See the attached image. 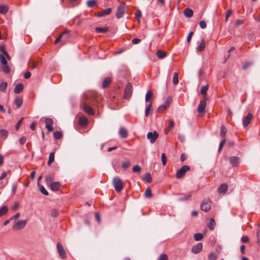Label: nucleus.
Listing matches in <instances>:
<instances>
[{"instance_id": "f257e3e1", "label": "nucleus", "mask_w": 260, "mask_h": 260, "mask_svg": "<svg viewBox=\"0 0 260 260\" xmlns=\"http://www.w3.org/2000/svg\"><path fill=\"white\" fill-rule=\"evenodd\" d=\"M113 184L115 190L117 192H120L123 189L124 183L122 180L117 177H115L113 179Z\"/></svg>"}, {"instance_id": "f03ea898", "label": "nucleus", "mask_w": 260, "mask_h": 260, "mask_svg": "<svg viewBox=\"0 0 260 260\" xmlns=\"http://www.w3.org/2000/svg\"><path fill=\"white\" fill-rule=\"evenodd\" d=\"M125 9V4L121 2L117 9L116 17L117 19H119L123 16Z\"/></svg>"}, {"instance_id": "7ed1b4c3", "label": "nucleus", "mask_w": 260, "mask_h": 260, "mask_svg": "<svg viewBox=\"0 0 260 260\" xmlns=\"http://www.w3.org/2000/svg\"><path fill=\"white\" fill-rule=\"evenodd\" d=\"M190 169L189 166L184 165L179 170H178L176 174V178L177 179H180L183 177L185 173Z\"/></svg>"}, {"instance_id": "20e7f679", "label": "nucleus", "mask_w": 260, "mask_h": 260, "mask_svg": "<svg viewBox=\"0 0 260 260\" xmlns=\"http://www.w3.org/2000/svg\"><path fill=\"white\" fill-rule=\"evenodd\" d=\"M133 93V86L130 83H128L125 88L124 98L128 100Z\"/></svg>"}, {"instance_id": "39448f33", "label": "nucleus", "mask_w": 260, "mask_h": 260, "mask_svg": "<svg viewBox=\"0 0 260 260\" xmlns=\"http://www.w3.org/2000/svg\"><path fill=\"white\" fill-rule=\"evenodd\" d=\"M60 35L61 36L60 44L63 45H64L71 38V34L69 30L66 29Z\"/></svg>"}, {"instance_id": "423d86ee", "label": "nucleus", "mask_w": 260, "mask_h": 260, "mask_svg": "<svg viewBox=\"0 0 260 260\" xmlns=\"http://www.w3.org/2000/svg\"><path fill=\"white\" fill-rule=\"evenodd\" d=\"M81 106L83 108L84 112L89 115H93L94 111L93 109L89 105L88 103L83 102L81 104Z\"/></svg>"}, {"instance_id": "0eeeda50", "label": "nucleus", "mask_w": 260, "mask_h": 260, "mask_svg": "<svg viewBox=\"0 0 260 260\" xmlns=\"http://www.w3.org/2000/svg\"><path fill=\"white\" fill-rule=\"evenodd\" d=\"M56 248L58 251V253L60 256V257L62 259H65L67 257L66 252L64 249L63 247L61 245V244L59 242H58L56 244Z\"/></svg>"}, {"instance_id": "6e6552de", "label": "nucleus", "mask_w": 260, "mask_h": 260, "mask_svg": "<svg viewBox=\"0 0 260 260\" xmlns=\"http://www.w3.org/2000/svg\"><path fill=\"white\" fill-rule=\"evenodd\" d=\"M158 137V133L154 131L153 132H148L147 135V139L150 141L151 143H154Z\"/></svg>"}, {"instance_id": "1a4fd4ad", "label": "nucleus", "mask_w": 260, "mask_h": 260, "mask_svg": "<svg viewBox=\"0 0 260 260\" xmlns=\"http://www.w3.org/2000/svg\"><path fill=\"white\" fill-rule=\"evenodd\" d=\"M171 102V99L170 97H168L165 103L161 105L157 109V111L159 113L162 112L165 110H166L170 105V104Z\"/></svg>"}, {"instance_id": "9d476101", "label": "nucleus", "mask_w": 260, "mask_h": 260, "mask_svg": "<svg viewBox=\"0 0 260 260\" xmlns=\"http://www.w3.org/2000/svg\"><path fill=\"white\" fill-rule=\"evenodd\" d=\"M26 222V220H19L14 223L13 229L15 230H21L25 226Z\"/></svg>"}, {"instance_id": "9b49d317", "label": "nucleus", "mask_w": 260, "mask_h": 260, "mask_svg": "<svg viewBox=\"0 0 260 260\" xmlns=\"http://www.w3.org/2000/svg\"><path fill=\"white\" fill-rule=\"evenodd\" d=\"M211 203L210 201L204 200L201 204V208L202 210L204 212H208L211 209Z\"/></svg>"}, {"instance_id": "f8f14e48", "label": "nucleus", "mask_w": 260, "mask_h": 260, "mask_svg": "<svg viewBox=\"0 0 260 260\" xmlns=\"http://www.w3.org/2000/svg\"><path fill=\"white\" fill-rule=\"evenodd\" d=\"M207 105V103L205 100L200 101L197 108V111L200 113H205V108Z\"/></svg>"}, {"instance_id": "ddd939ff", "label": "nucleus", "mask_w": 260, "mask_h": 260, "mask_svg": "<svg viewBox=\"0 0 260 260\" xmlns=\"http://www.w3.org/2000/svg\"><path fill=\"white\" fill-rule=\"evenodd\" d=\"M252 117V114L249 113L246 116L243 118V125L244 127H246L251 122Z\"/></svg>"}, {"instance_id": "4468645a", "label": "nucleus", "mask_w": 260, "mask_h": 260, "mask_svg": "<svg viewBox=\"0 0 260 260\" xmlns=\"http://www.w3.org/2000/svg\"><path fill=\"white\" fill-rule=\"evenodd\" d=\"M203 244L202 243H198L194 245L191 248V252L194 254H198L202 251Z\"/></svg>"}, {"instance_id": "2eb2a0df", "label": "nucleus", "mask_w": 260, "mask_h": 260, "mask_svg": "<svg viewBox=\"0 0 260 260\" xmlns=\"http://www.w3.org/2000/svg\"><path fill=\"white\" fill-rule=\"evenodd\" d=\"M49 186H50V189L52 191H56L60 189L61 184L59 182L56 181V182H53L52 183H50L49 184Z\"/></svg>"}, {"instance_id": "dca6fc26", "label": "nucleus", "mask_w": 260, "mask_h": 260, "mask_svg": "<svg viewBox=\"0 0 260 260\" xmlns=\"http://www.w3.org/2000/svg\"><path fill=\"white\" fill-rule=\"evenodd\" d=\"M207 224L210 230H213L215 228L216 222L213 218H210L207 221Z\"/></svg>"}, {"instance_id": "f3484780", "label": "nucleus", "mask_w": 260, "mask_h": 260, "mask_svg": "<svg viewBox=\"0 0 260 260\" xmlns=\"http://www.w3.org/2000/svg\"><path fill=\"white\" fill-rule=\"evenodd\" d=\"M228 188V184L226 183H222L218 188V192L219 193H224L226 192Z\"/></svg>"}, {"instance_id": "a211bd4d", "label": "nucleus", "mask_w": 260, "mask_h": 260, "mask_svg": "<svg viewBox=\"0 0 260 260\" xmlns=\"http://www.w3.org/2000/svg\"><path fill=\"white\" fill-rule=\"evenodd\" d=\"M231 164L233 166H237L239 163V158L237 156H232L229 158Z\"/></svg>"}, {"instance_id": "6ab92c4d", "label": "nucleus", "mask_w": 260, "mask_h": 260, "mask_svg": "<svg viewBox=\"0 0 260 260\" xmlns=\"http://www.w3.org/2000/svg\"><path fill=\"white\" fill-rule=\"evenodd\" d=\"M119 135L122 139L126 138L128 135L127 130L124 127H121L119 130Z\"/></svg>"}, {"instance_id": "aec40b11", "label": "nucleus", "mask_w": 260, "mask_h": 260, "mask_svg": "<svg viewBox=\"0 0 260 260\" xmlns=\"http://www.w3.org/2000/svg\"><path fill=\"white\" fill-rule=\"evenodd\" d=\"M112 82V79L110 77L105 78L102 83V87L106 88L108 87Z\"/></svg>"}, {"instance_id": "412c9836", "label": "nucleus", "mask_w": 260, "mask_h": 260, "mask_svg": "<svg viewBox=\"0 0 260 260\" xmlns=\"http://www.w3.org/2000/svg\"><path fill=\"white\" fill-rule=\"evenodd\" d=\"M23 89V85L21 83H19L17 84L14 89V92L16 94L20 93L22 92Z\"/></svg>"}, {"instance_id": "4be33fe9", "label": "nucleus", "mask_w": 260, "mask_h": 260, "mask_svg": "<svg viewBox=\"0 0 260 260\" xmlns=\"http://www.w3.org/2000/svg\"><path fill=\"white\" fill-rule=\"evenodd\" d=\"M183 12L184 15L187 18H190L193 15V11L190 8H186Z\"/></svg>"}, {"instance_id": "5701e85b", "label": "nucleus", "mask_w": 260, "mask_h": 260, "mask_svg": "<svg viewBox=\"0 0 260 260\" xmlns=\"http://www.w3.org/2000/svg\"><path fill=\"white\" fill-rule=\"evenodd\" d=\"M205 48V40L203 39L201 43L198 46L197 49L199 52H202Z\"/></svg>"}, {"instance_id": "b1692460", "label": "nucleus", "mask_w": 260, "mask_h": 260, "mask_svg": "<svg viewBox=\"0 0 260 260\" xmlns=\"http://www.w3.org/2000/svg\"><path fill=\"white\" fill-rule=\"evenodd\" d=\"M226 133H227L226 128L224 125H222L220 128V135L221 137H222L223 139H225Z\"/></svg>"}, {"instance_id": "393cba45", "label": "nucleus", "mask_w": 260, "mask_h": 260, "mask_svg": "<svg viewBox=\"0 0 260 260\" xmlns=\"http://www.w3.org/2000/svg\"><path fill=\"white\" fill-rule=\"evenodd\" d=\"M109 29L108 27H95V30L97 32H99V33H102V34H105L108 31Z\"/></svg>"}, {"instance_id": "a878e982", "label": "nucleus", "mask_w": 260, "mask_h": 260, "mask_svg": "<svg viewBox=\"0 0 260 260\" xmlns=\"http://www.w3.org/2000/svg\"><path fill=\"white\" fill-rule=\"evenodd\" d=\"M8 211V208L7 206H4L0 208V217L6 214Z\"/></svg>"}, {"instance_id": "bb28decb", "label": "nucleus", "mask_w": 260, "mask_h": 260, "mask_svg": "<svg viewBox=\"0 0 260 260\" xmlns=\"http://www.w3.org/2000/svg\"><path fill=\"white\" fill-rule=\"evenodd\" d=\"M28 66L31 70L35 69L37 67V62L30 59L28 62Z\"/></svg>"}, {"instance_id": "cd10ccee", "label": "nucleus", "mask_w": 260, "mask_h": 260, "mask_svg": "<svg viewBox=\"0 0 260 260\" xmlns=\"http://www.w3.org/2000/svg\"><path fill=\"white\" fill-rule=\"evenodd\" d=\"M14 103L17 108H19L22 104V99L17 97L15 98Z\"/></svg>"}, {"instance_id": "c85d7f7f", "label": "nucleus", "mask_w": 260, "mask_h": 260, "mask_svg": "<svg viewBox=\"0 0 260 260\" xmlns=\"http://www.w3.org/2000/svg\"><path fill=\"white\" fill-rule=\"evenodd\" d=\"M8 135V132L6 129H0V138L6 139Z\"/></svg>"}, {"instance_id": "c756f323", "label": "nucleus", "mask_w": 260, "mask_h": 260, "mask_svg": "<svg viewBox=\"0 0 260 260\" xmlns=\"http://www.w3.org/2000/svg\"><path fill=\"white\" fill-rule=\"evenodd\" d=\"M88 123L87 119L84 117H81L79 119V123L80 125L85 126Z\"/></svg>"}, {"instance_id": "7c9ffc66", "label": "nucleus", "mask_w": 260, "mask_h": 260, "mask_svg": "<svg viewBox=\"0 0 260 260\" xmlns=\"http://www.w3.org/2000/svg\"><path fill=\"white\" fill-rule=\"evenodd\" d=\"M156 55L158 58L161 59L166 56V53L162 50H157Z\"/></svg>"}, {"instance_id": "2f4dec72", "label": "nucleus", "mask_w": 260, "mask_h": 260, "mask_svg": "<svg viewBox=\"0 0 260 260\" xmlns=\"http://www.w3.org/2000/svg\"><path fill=\"white\" fill-rule=\"evenodd\" d=\"M54 155H55V153L54 152L50 153V154H49L48 160L47 162V164L49 166H50L51 164L54 161Z\"/></svg>"}, {"instance_id": "473e14b6", "label": "nucleus", "mask_w": 260, "mask_h": 260, "mask_svg": "<svg viewBox=\"0 0 260 260\" xmlns=\"http://www.w3.org/2000/svg\"><path fill=\"white\" fill-rule=\"evenodd\" d=\"M54 179L53 175H47L46 177L45 181L47 184L49 185L50 183H52V181Z\"/></svg>"}, {"instance_id": "72a5a7b5", "label": "nucleus", "mask_w": 260, "mask_h": 260, "mask_svg": "<svg viewBox=\"0 0 260 260\" xmlns=\"http://www.w3.org/2000/svg\"><path fill=\"white\" fill-rule=\"evenodd\" d=\"M53 137L55 140H59L62 138V134L59 131H56L53 133Z\"/></svg>"}, {"instance_id": "f704fd0d", "label": "nucleus", "mask_w": 260, "mask_h": 260, "mask_svg": "<svg viewBox=\"0 0 260 260\" xmlns=\"http://www.w3.org/2000/svg\"><path fill=\"white\" fill-rule=\"evenodd\" d=\"M2 71L6 74H9L11 72L10 68L8 64L2 65Z\"/></svg>"}, {"instance_id": "c9c22d12", "label": "nucleus", "mask_w": 260, "mask_h": 260, "mask_svg": "<svg viewBox=\"0 0 260 260\" xmlns=\"http://www.w3.org/2000/svg\"><path fill=\"white\" fill-rule=\"evenodd\" d=\"M153 195L150 188H147L145 192V197L147 198L152 197Z\"/></svg>"}, {"instance_id": "e433bc0d", "label": "nucleus", "mask_w": 260, "mask_h": 260, "mask_svg": "<svg viewBox=\"0 0 260 260\" xmlns=\"http://www.w3.org/2000/svg\"><path fill=\"white\" fill-rule=\"evenodd\" d=\"M8 8L6 6L0 5V14H5L7 13Z\"/></svg>"}, {"instance_id": "4c0bfd02", "label": "nucleus", "mask_w": 260, "mask_h": 260, "mask_svg": "<svg viewBox=\"0 0 260 260\" xmlns=\"http://www.w3.org/2000/svg\"><path fill=\"white\" fill-rule=\"evenodd\" d=\"M178 76L179 73L178 72L174 73L173 78V83L174 85H176L178 83Z\"/></svg>"}, {"instance_id": "58836bf2", "label": "nucleus", "mask_w": 260, "mask_h": 260, "mask_svg": "<svg viewBox=\"0 0 260 260\" xmlns=\"http://www.w3.org/2000/svg\"><path fill=\"white\" fill-rule=\"evenodd\" d=\"M0 52L4 53L6 55V56L7 57V58L9 59L10 57L9 54L6 51L5 46L4 45L0 46Z\"/></svg>"}, {"instance_id": "ea45409f", "label": "nucleus", "mask_w": 260, "mask_h": 260, "mask_svg": "<svg viewBox=\"0 0 260 260\" xmlns=\"http://www.w3.org/2000/svg\"><path fill=\"white\" fill-rule=\"evenodd\" d=\"M203 238V236L201 233H196L194 234V239L197 241H199L201 240Z\"/></svg>"}, {"instance_id": "a19ab883", "label": "nucleus", "mask_w": 260, "mask_h": 260, "mask_svg": "<svg viewBox=\"0 0 260 260\" xmlns=\"http://www.w3.org/2000/svg\"><path fill=\"white\" fill-rule=\"evenodd\" d=\"M209 85H206L205 86H202L201 88V93L203 95H205L206 94L207 91L208 89Z\"/></svg>"}, {"instance_id": "79ce46f5", "label": "nucleus", "mask_w": 260, "mask_h": 260, "mask_svg": "<svg viewBox=\"0 0 260 260\" xmlns=\"http://www.w3.org/2000/svg\"><path fill=\"white\" fill-rule=\"evenodd\" d=\"M144 180L148 183H150L152 181V177L150 173H147L145 175Z\"/></svg>"}, {"instance_id": "37998d69", "label": "nucleus", "mask_w": 260, "mask_h": 260, "mask_svg": "<svg viewBox=\"0 0 260 260\" xmlns=\"http://www.w3.org/2000/svg\"><path fill=\"white\" fill-rule=\"evenodd\" d=\"M152 92L150 90H148L145 95V102H148L150 98L152 97Z\"/></svg>"}, {"instance_id": "c03bdc74", "label": "nucleus", "mask_w": 260, "mask_h": 260, "mask_svg": "<svg viewBox=\"0 0 260 260\" xmlns=\"http://www.w3.org/2000/svg\"><path fill=\"white\" fill-rule=\"evenodd\" d=\"M192 196V192H189L187 196L178 199L179 201H183L188 200Z\"/></svg>"}, {"instance_id": "a18cd8bd", "label": "nucleus", "mask_w": 260, "mask_h": 260, "mask_svg": "<svg viewBox=\"0 0 260 260\" xmlns=\"http://www.w3.org/2000/svg\"><path fill=\"white\" fill-rule=\"evenodd\" d=\"M7 87V83L5 82H3L0 84V90L2 91H5Z\"/></svg>"}, {"instance_id": "49530a36", "label": "nucleus", "mask_w": 260, "mask_h": 260, "mask_svg": "<svg viewBox=\"0 0 260 260\" xmlns=\"http://www.w3.org/2000/svg\"><path fill=\"white\" fill-rule=\"evenodd\" d=\"M151 106H152V101H150L149 104L148 106H147V107H146V109H145V116L146 117H148V114H149V111L150 108H151Z\"/></svg>"}, {"instance_id": "de8ad7c7", "label": "nucleus", "mask_w": 260, "mask_h": 260, "mask_svg": "<svg viewBox=\"0 0 260 260\" xmlns=\"http://www.w3.org/2000/svg\"><path fill=\"white\" fill-rule=\"evenodd\" d=\"M96 4L95 0H89L87 2V5L88 7L92 8Z\"/></svg>"}, {"instance_id": "09e8293b", "label": "nucleus", "mask_w": 260, "mask_h": 260, "mask_svg": "<svg viewBox=\"0 0 260 260\" xmlns=\"http://www.w3.org/2000/svg\"><path fill=\"white\" fill-rule=\"evenodd\" d=\"M39 187H40V190L42 194H43L45 196H48L49 194L48 192L45 189V188H44V187L43 185H39Z\"/></svg>"}, {"instance_id": "8fccbe9b", "label": "nucleus", "mask_w": 260, "mask_h": 260, "mask_svg": "<svg viewBox=\"0 0 260 260\" xmlns=\"http://www.w3.org/2000/svg\"><path fill=\"white\" fill-rule=\"evenodd\" d=\"M131 162L129 160L124 161L122 164V168L124 169L128 168L130 166Z\"/></svg>"}, {"instance_id": "3c124183", "label": "nucleus", "mask_w": 260, "mask_h": 260, "mask_svg": "<svg viewBox=\"0 0 260 260\" xmlns=\"http://www.w3.org/2000/svg\"><path fill=\"white\" fill-rule=\"evenodd\" d=\"M45 122L46 123V125H52L53 123V121L52 119L47 117L45 118Z\"/></svg>"}, {"instance_id": "603ef678", "label": "nucleus", "mask_w": 260, "mask_h": 260, "mask_svg": "<svg viewBox=\"0 0 260 260\" xmlns=\"http://www.w3.org/2000/svg\"><path fill=\"white\" fill-rule=\"evenodd\" d=\"M0 62L3 65L7 64V61L4 56L0 55Z\"/></svg>"}, {"instance_id": "864d4df0", "label": "nucleus", "mask_w": 260, "mask_h": 260, "mask_svg": "<svg viewBox=\"0 0 260 260\" xmlns=\"http://www.w3.org/2000/svg\"><path fill=\"white\" fill-rule=\"evenodd\" d=\"M141 171V168L138 165H135L133 168V171L136 173H140Z\"/></svg>"}, {"instance_id": "5fc2aeb1", "label": "nucleus", "mask_w": 260, "mask_h": 260, "mask_svg": "<svg viewBox=\"0 0 260 260\" xmlns=\"http://www.w3.org/2000/svg\"><path fill=\"white\" fill-rule=\"evenodd\" d=\"M142 16V13L140 10H138L135 14V17L138 20V22H140V18Z\"/></svg>"}, {"instance_id": "6e6d98bb", "label": "nucleus", "mask_w": 260, "mask_h": 260, "mask_svg": "<svg viewBox=\"0 0 260 260\" xmlns=\"http://www.w3.org/2000/svg\"><path fill=\"white\" fill-rule=\"evenodd\" d=\"M161 159L162 164L163 165V166H165L167 163V158H166V155L164 153H162L161 154Z\"/></svg>"}, {"instance_id": "4d7b16f0", "label": "nucleus", "mask_w": 260, "mask_h": 260, "mask_svg": "<svg viewBox=\"0 0 260 260\" xmlns=\"http://www.w3.org/2000/svg\"><path fill=\"white\" fill-rule=\"evenodd\" d=\"M157 260H168V255L165 253L161 254L158 257Z\"/></svg>"}, {"instance_id": "13d9d810", "label": "nucleus", "mask_w": 260, "mask_h": 260, "mask_svg": "<svg viewBox=\"0 0 260 260\" xmlns=\"http://www.w3.org/2000/svg\"><path fill=\"white\" fill-rule=\"evenodd\" d=\"M209 260H216L217 256L214 253H211L208 256Z\"/></svg>"}, {"instance_id": "bf43d9fd", "label": "nucleus", "mask_w": 260, "mask_h": 260, "mask_svg": "<svg viewBox=\"0 0 260 260\" xmlns=\"http://www.w3.org/2000/svg\"><path fill=\"white\" fill-rule=\"evenodd\" d=\"M232 11L231 9L228 10L226 12L225 21L226 22L228 20L229 18L231 15Z\"/></svg>"}, {"instance_id": "052dcab7", "label": "nucleus", "mask_w": 260, "mask_h": 260, "mask_svg": "<svg viewBox=\"0 0 260 260\" xmlns=\"http://www.w3.org/2000/svg\"><path fill=\"white\" fill-rule=\"evenodd\" d=\"M252 64V62L250 61H247L245 62L243 64V69L246 70L247 68H248L249 67H250Z\"/></svg>"}, {"instance_id": "680f3d73", "label": "nucleus", "mask_w": 260, "mask_h": 260, "mask_svg": "<svg viewBox=\"0 0 260 260\" xmlns=\"http://www.w3.org/2000/svg\"><path fill=\"white\" fill-rule=\"evenodd\" d=\"M200 26L202 29H204L207 26L206 22L204 20H202L200 22Z\"/></svg>"}, {"instance_id": "e2e57ef3", "label": "nucleus", "mask_w": 260, "mask_h": 260, "mask_svg": "<svg viewBox=\"0 0 260 260\" xmlns=\"http://www.w3.org/2000/svg\"><path fill=\"white\" fill-rule=\"evenodd\" d=\"M102 11H103V13L104 14V15H107L111 13V8H107Z\"/></svg>"}, {"instance_id": "0e129e2a", "label": "nucleus", "mask_w": 260, "mask_h": 260, "mask_svg": "<svg viewBox=\"0 0 260 260\" xmlns=\"http://www.w3.org/2000/svg\"><path fill=\"white\" fill-rule=\"evenodd\" d=\"M249 238L247 236H244L241 238V241L244 243H246L249 241Z\"/></svg>"}, {"instance_id": "69168bd1", "label": "nucleus", "mask_w": 260, "mask_h": 260, "mask_svg": "<svg viewBox=\"0 0 260 260\" xmlns=\"http://www.w3.org/2000/svg\"><path fill=\"white\" fill-rule=\"evenodd\" d=\"M58 215V212L55 209H53L51 210V215L52 216V217H56Z\"/></svg>"}, {"instance_id": "338daca9", "label": "nucleus", "mask_w": 260, "mask_h": 260, "mask_svg": "<svg viewBox=\"0 0 260 260\" xmlns=\"http://www.w3.org/2000/svg\"><path fill=\"white\" fill-rule=\"evenodd\" d=\"M19 142L20 145H23L26 142L25 137H21L19 140Z\"/></svg>"}, {"instance_id": "774afa93", "label": "nucleus", "mask_w": 260, "mask_h": 260, "mask_svg": "<svg viewBox=\"0 0 260 260\" xmlns=\"http://www.w3.org/2000/svg\"><path fill=\"white\" fill-rule=\"evenodd\" d=\"M257 243L260 245V230H257Z\"/></svg>"}]
</instances>
